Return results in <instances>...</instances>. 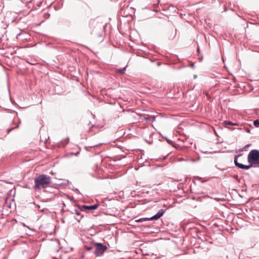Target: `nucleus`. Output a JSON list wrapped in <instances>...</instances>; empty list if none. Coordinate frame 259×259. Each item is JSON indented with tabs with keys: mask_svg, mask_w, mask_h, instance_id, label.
Returning a JSON list of instances; mask_svg holds the SVG:
<instances>
[{
	"mask_svg": "<svg viewBox=\"0 0 259 259\" xmlns=\"http://www.w3.org/2000/svg\"><path fill=\"white\" fill-rule=\"evenodd\" d=\"M11 130H12V129H9V130H8V133H10V131H11Z\"/></svg>",
	"mask_w": 259,
	"mask_h": 259,
	"instance_id": "obj_26",
	"label": "nucleus"
},
{
	"mask_svg": "<svg viewBox=\"0 0 259 259\" xmlns=\"http://www.w3.org/2000/svg\"><path fill=\"white\" fill-rule=\"evenodd\" d=\"M69 141V137H67L66 138L64 139V140H62L61 141V145L60 146H65L68 143Z\"/></svg>",
	"mask_w": 259,
	"mask_h": 259,
	"instance_id": "obj_8",
	"label": "nucleus"
},
{
	"mask_svg": "<svg viewBox=\"0 0 259 259\" xmlns=\"http://www.w3.org/2000/svg\"><path fill=\"white\" fill-rule=\"evenodd\" d=\"M232 125H236V126H237V125H239V124L238 123H234V124H233Z\"/></svg>",
	"mask_w": 259,
	"mask_h": 259,
	"instance_id": "obj_21",
	"label": "nucleus"
},
{
	"mask_svg": "<svg viewBox=\"0 0 259 259\" xmlns=\"http://www.w3.org/2000/svg\"><path fill=\"white\" fill-rule=\"evenodd\" d=\"M243 127H244V126H243V125H241L239 127H238V129L239 130H243Z\"/></svg>",
	"mask_w": 259,
	"mask_h": 259,
	"instance_id": "obj_19",
	"label": "nucleus"
},
{
	"mask_svg": "<svg viewBox=\"0 0 259 259\" xmlns=\"http://www.w3.org/2000/svg\"><path fill=\"white\" fill-rule=\"evenodd\" d=\"M229 129L230 130H232H232H234L235 128H229Z\"/></svg>",
	"mask_w": 259,
	"mask_h": 259,
	"instance_id": "obj_22",
	"label": "nucleus"
},
{
	"mask_svg": "<svg viewBox=\"0 0 259 259\" xmlns=\"http://www.w3.org/2000/svg\"><path fill=\"white\" fill-rule=\"evenodd\" d=\"M233 177H234L235 179H238V175H234V176H233Z\"/></svg>",
	"mask_w": 259,
	"mask_h": 259,
	"instance_id": "obj_20",
	"label": "nucleus"
},
{
	"mask_svg": "<svg viewBox=\"0 0 259 259\" xmlns=\"http://www.w3.org/2000/svg\"><path fill=\"white\" fill-rule=\"evenodd\" d=\"M253 124L256 127H259V118L254 120Z\"/></svg>",
	"mask_w": 259,
	"mask_h": 259,
	"instance_id": "obj_11",
	"label": "nucleus"
},
{
	"mask_svg": "<svg viewBox=\"0 0 259 259\" xmlns=\"http://www.w3.org/2000/svg\"><path fill=\"white\" fill-rule=\"evenodd\" d=\"M159 2H160V1H159V0H158V3H157V4H154V5H155V6L157 5Z\"/></svg>",
	"mask_w": 259,
	"mask_h": 259,
	"instance_id": "obj_23",
	"label": "nucleus"
},
{
	"mask_svg": "<svg viewBox=\"0 0 259 259\" xmlns=\"http://www.w3.org/2000/svg\"><path fill=\"white\" fill-rule=\"evenodd\" d=\"M165 212V210L160 209L155 215H154L152 217L140 218L138 220H136L135 222L138 223H142L143 222H146L148 221L157 220L164 214Z\"/></svg>",
	"mask_w": 259,
	"mask_h": 259,
	"instance_id": "obj_3",
	"label": "nucleus"
},
{
	"mask_svg": "<svg viewBox=\"0 0 259 259\" xmlns=\"http://www.w3.org/2000/svg\"><path fill=\"white\" fill-rule=\"evenodd\" d=\"M97 146H98V145H93V146H89V147H87V146H86V147H85V149L87 150H89V148H94V147H97Z\"/></svg>",
	"mask_w": 259,
	"mask_h": 259,
	"instance_id": "obj_15",
	"label": "nucleus"
},
{
	"mask_svg": "<svg viewBox=\"0 0 259 259\" xmlns=\"http://www.w3.org/2000/svg\"><path fill=\"white\" fill-rule=\"evenodd\" d=\"M190 160H191V161H192V162H195V159H191Z\"/></svg>",
	"mask_w": 259,
	"mask_h": 259,
	"instance_id": "obj_24",
	"label": "nucleus"
},
{
	"mask_svg": "<svg viewBox=\"0 0 259 259\" xmlns=\"http://www.w3.org/2000/svg\"><path fill=\"white\" fill-rule=\"evenodd\" d=\"M50 184V177L45 174H41L35 178L34 188L36 190L46 188Z\"/></svg>",
	"mask_w": 259,
	"mask_h": 259,
	"instance_id": "obj_1",
	"label": "nucleus"
},
{
	"mask_svg": "<svg viewBox=\"0 0 259 259\" xmlns=\"http://www.w3.org/2000/svg\"><path fill=\"white\" fill-rule=\"evenodd\" d=\"M78 154H79V152H77V153H75V155L76 156H77Z\"/></svg>",
	"mask_w": 259,
	"mask_h": 259,
	"instance_id": "obj_25",
	"label": "nucleus"
},
{
	"mask_svg": "<svg viewBox=\"0 0 259 259\" xmlns=\"http://www.w3.org/2000/svg\"><path fill=\"white\" fill-rule=\"evenodd\" d=\"M99 206V205L97 204H94L93 205H82V207H83L84 208L86 209H89V210H95V209H96Z\"/></svg>",
	"mask_w": 259,
	"mask_h": 259,
	"instance_id": "obj_7",
	"label": "nucleus"
},
{
	"mask_svg": "<svg viewBox=\"0 0 259 259\" xmlns=\"http://www.w3.org/2000/svg\"><path fill=\"white\" fill-rule=\"evenodd\" d=\"M166 141L168 144H171L172 143V141L170 140L166 139Z\"/></svg>",
	"mask_w": 259,
	"mask_h": 259,
	"instance_id": "obj_18",
	"label": "nucleus"
},
{
	"mask_svg": "<svg viewBox=\"0 0 259 259\" xmlns=\"http://www.w3.org/2000/svg\"><path fill=\"white\" fill-rule=\"evenodd\" d=\"M243 130L247 133H250V130L248 127H243Z\"/></svg>",
	"mask_w": 259,
	"mask_h": 259,
	"instance_id": "obj_14",
	"label": "nucleus"
},
{
	"mask_svg": "<svg viewBox=\"0 0 259 259\" xmlns=\"http://www.w3.org/2000/svg\"><path fill=\"white\" fill-rule=\"evenodd\" d=\"M95 250L94 253L97 256L102 255L108 248L106 245H103L101 243H95Z\"/></svg>",
	"mask_w": 259,
	"mask_h": 259,
	"instance_id": "obj_4",
	"label": "nucleus"
},
{
	"mask_svg": "<svg viewBox=\"0 0 259 259\" xmlns=\"http://www.w3.org/2000/svg\"><path fill=\"white\" fill-rule=\"evenodd\" d=\"M74 212L77 215H81L80 210H79V209H74Z\"/></svg>",
	"mask_w": 259,
	"mask_h": 259,
	"instance_id": "obj_13",
	"label": "nucleus"
},
{
	"mask_svg": "<svg viewBox=\"0 0 259 259\" xmlns=\"http://www.w3.org/2000/svg\"><path fill=\"white\" fill-rule=\"evenodd\" d=\"M73 190L74 191H75V192H76V193H77L80 194V192H79V190H78V189H77V188L73 189Z\"/></svg>",
	"mask_w": 259,
	"mask_h": 259,
	"instance_id": "obj_17",
	"label": "nucleus"
},
{
	"mask_svg": "<svg viewBox=\"0 0 259 259\" xmlns=\"http://www.w3.org/2000/svg\"><path fill=\"white\" fill-rule=\"evenodd\" d=\"M197 51H199V48H197Z\"/></svg>",
	"mask_w": 259,
	"mask_h": 259,
	"instance_id": "obj_28",
	"label": "nucleus"
},
{
	"mask_svg": "<svg viewBox=\"0 0 259 259\" xmlns=\"http://www.w3.org/2000/svg\"><path fill=\"white\" fill-rule=\"evenodd\" d=\"M224 123L226 125H232L233 124H234V122H232V121H228V120L224 121Z\"/></svg>",
	"mask_w": 259,
	"mask_h": 259,
	"instance_id": "obj_12",
	"label": "nucleus"
},
{
	"mask_svg": "<svg viewBox=\"0 0 259 259\" xmlns=\"http://www.w3.org/2000/svg\"><path fill=\"white\" fill-rule=\"evenodd\" d=\"M76 220L78 221V222H79L80 221V220H77V219H76Z\"/></svg>",
	"mask_w": 259,
	"mask_h": 259,
	"instance_id": "obj_27",
	"label": "nucleus"
},
{
	"mask_svg": "<svg viewBox=\"0 0 259 259\" xmlns=\"http://www.w3.org/2000/svg\"><path fill=\"white\" fill-rule=\"evenodd\" d=\"M250 145H251L250 144H247L243 148L241 149L240 150L242 151L243 150L246 149V148L249 147Z\"/></svg>",
	"mask_w": 259,
	"mask_h": 259,
	"instance_id": "obj_16",
	"label": "nucleus"
},
{
	"mask_svg": "<svg viewBox=\"0 0 259 259\" xmlns=\"http://www.w3.org/2000/svg\"><path fill=\"white\" fill-rule=\"evenodd\" d=\"M84 247L87 250L90 251L94 248V246L93 245H89V246L84 245Z\"/></svg>",
	"mask_w": 259,
	"mask_h": 259,
	"instance_id": "obj_10",
	"label": "nucleus"
},
{
	"mask_svg": "<svg viewBox=\"0 0 259 259\" xmlns=\"http://www.w3.org/2000/svg\"><path fill=\"white\" fill-rule=\"evenodd\" d=\"M241 155V154L236 155L234 157V164L237 167L243 169H248L251 167H254V165L252 163H249V165H244L242 163H239L237 161V159Z\"/></svg>",
	"mask_w": 259,
	"mask_h": 259,
	"instance_id": "obj_5",
	"label": "nucleus"
},
{
	"mask_svg": "<svg viewBox=\"0 0 259 259\" xmlns=\"http://www.w3.org/2000/svg\"><path fill=\"white\" fill-rule=\"evenodd\" d=\"M140 118L142 120L153 122L155 120L156 116L146 114H141L140 115Z\"/></svg>",
	"mask_w": 259,
	"mask_h": 259,
	"instance_id": "obj_6",
	"label": "nucleus"
},
{
	"mask_svg": "<svg viewBox=\"0 0 259 259\" xmlns=\"http://www.w3.org/2000/svg\"><path fill=\"white\" fill-rule=\"evenodd\" d=\"M126 70V67H123L122 68H121V69H118L117 70V72L119 73V74H123L124 73V72H125V71Z\"/></svg>",
	"mask_w": 259,
	"mask_h": 259,
	"instance_id": "obj_9",
	"label": "nucleus"
},
{
	"mask_svg": "<svg viewBox=\"0 0 259 259\" xmlns=\"http://www.w3.org/2000/svg\"><path fill=\"white\" fill-rule=\"evenodd\" d=\"M247 161L249 163H252L254 167H259V150H251L248 154Z\"/></svg>",
	"mask_w": 259,
	"mask_h": 259,
	"instance_id": "obj_2",
	"label": "nucleus"
}]
</instances>
